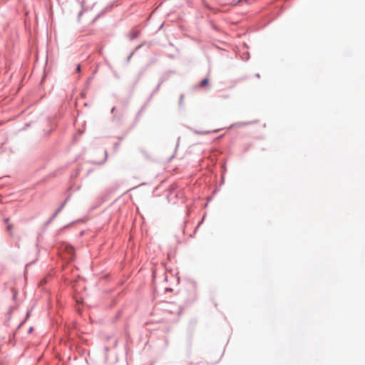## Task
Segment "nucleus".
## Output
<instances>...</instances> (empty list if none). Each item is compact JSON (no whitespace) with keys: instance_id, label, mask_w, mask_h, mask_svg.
Returning <instances> with one entry per match:
<instances>
[{"instance_id":"nucleus-1","label":"nucleus","mask_w":365,"mask_h":365,"mask_svg":"<svg viewBox=\"0 0 365 365\" xmlns=\"http://www.w3.org/2000/svg\"><path fill=\"white\" fill-rule=\"evenodd\" d=\"M207 83H208V79L207 78H205V79H203L200 82V86H206Z\"/></svg>"},{"instance_id":"nucleus-2","label":"nucleus","mask_w":365,"mask_h":365,"mask_svg":"<svg viewBox=\"0 0 365 365\" xmlns=\"http://www.w3.org/2000/svg\"><path fill=\"white\" fill-rule=\"evenodd\" d=\"M12 228H13L12 225L8 223L7 224V230L10 232L11 235H12Z\"/></svg>"},{"instance_id":"nucleus-3","label":"nucleus","mask_w":365,"mask_h":365,"mask_svg":"<svg viewBox=\"0 0 365 365\" xmlns=\"http://www.w3.org/2000/svg\"><path fill=\"white\" fill-rule=\"evenodd\" d=\"M76 70H77V71H80V70H81V66H80V65H78V66H77V69H76Z\"/></svg>"},{"instance_id":"nucleus-4","label":"nucleus","mask_w":365,"mask_h":365,"mask_svg":"<svg viewBox=\"0 0 365 365\" xmlns=\"http://www.w3.org/2000/svg\"><path fill=\"white\" fill-rule=\"evenodd\" d=\"M16 292H14V298H15V297H16Z\"/></svg>"}]
</instances>
